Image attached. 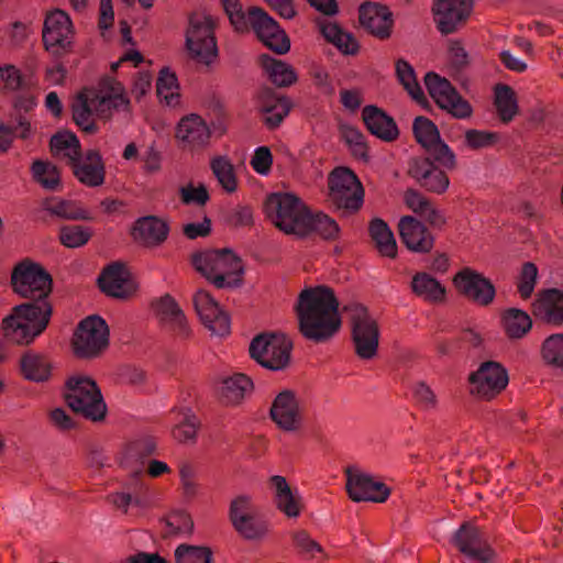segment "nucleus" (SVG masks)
Returning a JSON list of instances; mask_svg holds the SVG:
<instances>
[{
  "instance_id": "obj_1",
  "label": "nucleus",
  "mask_w": 563,
  "mask_h": 563,
  "mask_svg": "<svg viewBox=\"0 0 563 563\" xmlns=\"http://www.w3.org/2000/svg\"><path fill=\"white\" fill-rule=\"evenodd\" d=\"M296 310L300 333L314 343L330 340L341 328L339 301L333 289L328 286L303 289L299 294Z\"/></svg>"
},
{
  "instance_id": "obj_2",
  "label": "nucleus",
  "mask_w": 563,
  "mask_h": 563,
  "mask_svg": "<svg viewBox=\"0 0 563 563\" xmlns=\"http://www.w3.org/2000/svg\"><path fill=\"white\" fill-rule=\"evenodd\" d=\"M11 287L14 294L27 299L22 305H31L33 308H48L53 312L51 294L53 278L43 265L31 258H24L16 263L11 272Z\"/></svg>"
},
{
  "instance_id": "obj_3",
  "label": "nucleus",
  "mask_w": 563,
  "mask_h": 563,
  "mask_svg": "<svg viewBox=\"0 0 563 563\" xmlns=\"http://www.w3.org/2000/svg\"><path fill=\"white\" fill-rule=\"evenodd\" d=\"M191 264L219 289L235 288L243 284L242 260L231 250H207L194 253Z\"/></svg>"
},
{
  "instance_id": "obj_4",
  "label": "nucleus",
  "mask_w": 563,
  "mask_h": 563,
  "mask_svg": "<svg viewBox=\"0 0 563 563\" xmlns=\"http://www.w3.org/2000/svg\"><path fill=\"white\" fill-rule=\"evenodd\" d=\"M264 209L271 222L285 234L307 236L310 210L297 196L289 192L271 194Z\"/></svg>"
},
{
  "instance_id": "obj_5",
  "label": "nucleus",
  "mask_w": 563,
  "mask_h": 563,
  "mask_svg": "<svg viewBox=\"0 0 563 563\" xmlns=\"http://www.w3.org/2000/svg\"><path fill=\"white\" fill-rule=\"evenodd\" d=\"M52 314L48 308L16 305L2 320L3 336L9 342L27 345L46 330Z\"/></svg>"
},
{
  "instance_id": "obj_6",
  "label": "nucleus",
  "mask_w": 563,
  "mask_h": 563,
  "mask_svg": "<svg viewBox=\"0 0 563 563\" xmlns=\"http://www.w3.org/2000/svg\"><path fill=\"white\" fill-rule=\"evenodd\" d=\"M64 398L67 406L76 413L93 422L104 420L107 405L97 383L88 376L75 375L65 384Z\"/></svg>"
},
{
  "instance_id": "obj_7",
  "label": "nucleus",
  "mask_w": 563,
  "mask_h": 563,
  "mask_svg": "<svg viewBox=\"0 0 563 563\" xmlns=\"http://www.w3.org/2000/svg\"><path fill=\"white\" fill-rule=\"evenodd\" d=\"M228 518L238 536L245 541H261L269 532L268 521L250 495L241 494L230 501Z\"/></svg>"
},
{
  "instance_id": "obj_8",
  "label": "nucleus",
  "mask_w": 563,
  "mask_h": 563,
  "mask_svg": "<svg viewBox=\"0 0 563 563\" xmlns=\"http://www.w3.org/2000/svg\"><path fill=\"white\" fill-rule=\"evenodd\" d=\"M329 201L349 216L357 212L364 202V188L353 170L347 167L334 168L328 177Z\"/></svg>"
},
{
  "instance_id": "obj_9",
  "label": "nucleus",
  "mask_w": 563,
  "mask_h": 563,
  "mask_svg": "<svg viewBox=\"0 0 563 563\" xmlns=\"http://www.w3.org/2000/svg\"><path fill=\"white\" fill-rule=\"evenodd\" d=\"M350 312L351 338L355 354L364 361L373 360L378 352L379 327L368 309L361 303L344 307Z\"/></svg>"
},
{
  "instance_id": "obj_10",
  "label": "nucleus",
  "mask_w": 563,
  "mask_h": 563,
  "mask_svg": "<svg viewBox=\"0 0 563 563\" xmlns=\"http://www.w3.org/2000/svg\"><path fill=\"white\" fill-rule=\"evenodd\" d=\"M109 345V328L99 316L81 320L71 339L73 352L78 358L91 360L100 356Z\"/></svg>"
},
{
  "instance_id": "obj_11",
  "label": "nucleus",
  "mask_w": 563,
  "mask_h": 563,
  "mask_svg": "<svg viewBox=\"0 0 563 563\" xmlns=\"http://www.w3.org/2000/svg\"><path fill=\"white\" fill-rule=\"evenodd\" d=\"M291 341L285 334L263 333L250 344V355L263 367L282 371L290 362Z\"/></svg>"
},
{
  "instance_id": "obj_12",
  "label": "nucleus",
  "mask_w": 563,
  "mask_h": 563,
  "mask_svg": "<svg viewBox=\"0 0 563 563\" xmlns=\"http://www.w3.org/2000/svg\"><path fill=\"white\" fill-rule=\"evenodd\" d=\"M214 21L205 12H194L189 16L186 45L190 55L200 63L210 64L218 49L213 34Z\"/></svg>"
},
{
  "instance_id": "obj_13",
  "label": "nucleus",
  "mask_w": 563,
  "mask_h": 563,
  "mask_svg": "<svg viewBox=\"0 0 563 563\" xmlns=\"http://www.w3.org/2000/svg\"><path fill=\"white\" fill-rule=\"evenodd\" d=\"M413 136L418 144L438 164L449 170L457 167L456 155L450 146L441 140L438 126L427 117H417L412 123Z\"/></svg>"
},
{
  "instance_id": "obj_14",
  "label": "nucleus",
  "mask_w": 563,
  "mask_h": 563,
  "mask_svg": "<svg viewBox=\"0 0 563 563\" xmlns=\"http://www.w3.org/2000/svg\"><path fill=\"white\" fill-rule=\"evenodd\" d=\"M424 85L431 98L443 110L456 119H468L473 114L471 103L464 99L452 84L430 71L424 76Z\"/></svg>"
},
{
  "instance_id": "obj_15",
  "label": "nucleus",
  "mask_w": 563,
  "mask_h": 563,
  "mask_svg": "<svg viewBox=\"0 0 563 563\" xmlns=\"http://www.w3.org/2000/svg\"><path fill=\"white\" fill-rule=\"evenodd\" d=\"M508 372L498 362L486 361L468 375L470 393L481 400H492L508 385Z\"/></svg>"
},
{
  "instance_id": "obj_16",
  "label": "nucleus",
  "mask_w": 563,
  "mask_h": 563,
  "mask_svg": "<svg viewBox=\"0 0 563 563\" xmlns=\"http://www.w3.org/2000/svg\"><path fill=\"white\" fill-rule=\"evenodd\" d=\"M459 295L470 302L479 306H490L496 297V288L492 280L472 267H463L452 278Z\"/></svg>"
},
{
  "instance_id": "obj_17",
  "label": "nucleus",
  "mask_w": 563,
  "mask_h": 563,
  "mask_svg": "<svg viewBox=\"0 0 563 563\" xmlns=\"http://www.w3.org/2000/svg\"><path fill=\"white\" fill-rule=\"evenodd\" d=\"M90 95L91 104L100 118L109 119L114 111L131 113V102L125 88L115 78H102Z\"/></svg>"
},
{
  "instance_id": "obj_18",
  "label": "nucleus",
  "mask_w": 563,
  "mask_h": 563,
  "mask_svg": "<svg viewBox=\"0 0 563 563\" xmlns=\"http://www.w3.org/2000/svg\"><path fill=\"white\" fill-rule=\"evenodd\" d=\"M249 31L253 30L267 48L279 55L290 49V41L286 32L264 9L249 8Z\"/></svg>"
},
{
  "instance_id": "obj_19",
  "label": "nucleus",
  "mask_w": 563,
  "mask_h": 563,
  "mask_svg": "<svg viewBox=\"0 0 563 563\" xmlns=\"http://www.w3.org/2000/svg\"><path fill=\"white\" fill-rule=\"evenodd\" d=\"M452 543L468 560L477 563H492L495 551L484 533L471 522H464L454 533Z\"/></svg>"
},
{
  "instance_id": "obj_20",
  "label": "nucleus",
  "mask_w": 563,
  "mask_h": 563,
  "mask_svg": "<svg viewBox=\"0 0 563 563\" xmlns=\"http://www.w3.org/2000/svg\"><path fill=\"white\" fill-rule=\"evenodd\" d=\"M437 161L431 156H417L408 162L407 174L416 183L429 192L441 195L450 185L446 169L435 165Z\"/></svg>"
},
{
  "instance_id": "obj_21",
  "label": "nucleus",
  "mask_w": 563,
  "mask_h": 563,
  "mask_svg": "<svg viewBox=\"0 0 563 563\" xmlns=\"http://www.w3.org/2000/svg\"><path fill=\"white\" fill-rule=\"evenodd\" d=\"M473 0H434L432 12L437 29L449 35L463 27L473 11Z\"/></svg>"
},
{
  "instance_id": "obj_22",
  "label": "nucleus",
  "mask_w": 563,
  "mask_h": 563,
  "mask_svg": "<svg viewBox=\"0 0 563 563\" xmlns=\"http://www.w3.org/2000/svg\"><path fill=\"white\" fill-rule=\"evenodd\" d=\"M345 474L346 492L353 501L384 503L388 499L390 489L383 482L356 467L346 468Z\"/></svg>"
},
{
  "instance_id": "obj_23",
  "label": "nucleus",
  "mask_w": 563,
  "mask_h": 563,
  "mask_svg": "<svg viewBox=\"0 0 563 563\" xmlns=\"http://www.w3.org/2000/svg\"><path fill=\"white\" fill-rule=\"evenodd\" d=\"M269 417L285 432H297L303 426V409L296 394L289 389L280 391L274 398Z\"/></svg>"
},
{
  "instance_id": "obj_24",
  "label": "nucleus",
  "mask_w": 563,
  "mask_h": 563,
  "mask_svg": "<svg viewBox=\"0 0 563 563\" xmlns=\"http://www.w3.org/2000/svg\"><path fill=\"white\" fill-rule=\"evenodd\" d=\"M43 43L47 51L59 55L70 49L71 21L62 10L48 13L43 26Z\"/></svg>"
},
{
  "instance_id": "obj_25",
  "label": "nucleus",
  "mask_w": 563,
  "mask_h": 563,
  "mask_svg": "<svg viewBox=\"0 0 563 563\" xmlns=\"http://www.w3.org/2000/svg\"><path fill=\"white\" fill-rule=\"evenodd\" d=\"M156 448L155 440L145 437L130 442L122 453L121 466L134 481L135 490L142 487L141 476L144 474L145 466L150 457L155 453Z\"/></svg>"
},
{
  "instance_id": "obj_26",
  "label": "nucleus",
  "mask_w": 563,
  "mask_h": 563,
  "mask_svg": "<svg viewBox=\"0 0 563 563\" xmlns=\"http://www.w3.org/2000/svg\"><path fill=\"white\" fill-rule=\"evenodd\" d=\"M192 300L201 322L212 334L223 336L230 333L229 314L208 291L199 289Z\"/></svg>"
},
{
  "instance_id": "obj_27",
  "label": "nucleus",
  "mask_w": 563,
  "mask_h": 563,
  "mask_svg": "<svg viewBox=\"0 0 563 563\" xmlns=\"http://www.w3.org/2000/svg\"><path fill=\"white\" fill-rule=\"evenodd\" d=\"M69 167L75 178L88 188L100 187L106 181V164L98 150L81 153Z\"/></svg>"
},
{
  "instance_id": "obj_28",
  "label": "nucleus",
  "mask_w": 563,
  "mask_h": 563,
  "mask_svg": "<svg viewBox=\"0 0 563 563\" xmlns=\"http://www.w3.org/2000/svg\"><path fill=\"white\" fill-rule=\"evenodd\" d=\"M98 285L107 296L128 299L136 290L135 284L130 277L129 271L121 263H112L101 272Z\"/></svg>"
},
{
  "instance_id": "obj_29",
  "label": "nucleus",
  "mask_w": 563,
  "mask_h": 563,
  "mask_svg": "<svg viewBox=\"0 0 563 563\" xmlns=\"http://www.w3.org/2000/svg\"><path fill=\"white\" fill-rule=\"evenodd\" d=\"M130 234L137 245L155 249L167 240L169 227L156 216H146L134 221Z\"/></svg>"
},
{
  "instance_id": "obj_30",
  "label": "nucleus",
  "mask_w": 563,
  "mask_h": 563,
  "mask_svg": "<svg viewBox=\"0 0 563 563\" xmlns=\"http://www.w3.org/2000/svg\"><path fill=\"white\" fill-rule=\"evenodd\" d=\"M401 242L416 253H429L434 246V236L428 228L412 216H404L398 222Z\"/></svg>"
},
{
  "instance_id": "obj_31",
  "label": "nucleus",
  "mask_w": 563,
  "mask_h": 563,
  "mask_svg": "<svg viewBox=\"0 0 563 563\" xmlns=\"http://www.w3.org/2000/svg\"><path fill=\"white\" fill-rule=\"evenodd\" d=\"M358 12L360 23L369 34L379 40L390 37L394 20L391 11L386 5L365 2Z\"/></svg>"
},
{
  "instance_id": "obj_32",
  "label": "nucleus",
  "mask_w": 563,
  "mask_h": 563,
  "mask_svg": "<svg viewBox=\"0 0 563 563\" xmlns=\"http://www.w3.org/2000/svg\"><path fill=\"white\" fill-rule=\"evenodd\" d=\"M257 106L266 128L275 130L289 114L292 103L286 96L277 95L274 90L265 88L257 96Z\"/></svg>"
},
{
  "instance_id": "obj_33",
  "label": "nucleus",
  "mask_w": 563,
  "mask_h": 563,
  "mask_svg": "<svg viewBox=\"0 0 563 563\" xmlns=\"http://www.w3.org/2000/svg\"><path fill=\"white\" fill-rule=\"evenodd\" d=\"M152 308L159 321L168 325L175 335L181 339L190 336L187 318L174 297L166 294L154 300Z\"/></svg>"
},
{
  "instance_id": "obj_34",
  "label": "nucleus",
  "mask_w": 563,
  "mask_h": 563,
  "mask_svg": "<svg viewBox=\"0 0 563 563\" xmlns=\"http://www.w3.org/2000/svg\"><path fill=\"white\" fill-rule=\"evenodd\" d=\"M253 389V380L247 375L235 373L220 380L217 393L223 406L235 407L241 405Z\"/></svg>"
},
{
  "instance_id": "obj_35",
  "label": "nucleus",
  "mask_w": 563,
  "mask_h": 563,
  "mask_svg": "<svg viewBox=\"0 0 563 563\" xmlns=\"http://www.w3.org/2000/svg\"><path fill=\"white\" fill-rule=\"evenodd\" d=\"M176 137L183 143V147L196 150L209 143L211 131L201 117L189 114L179 121Z\"/></svg>"
},
{
  "instance_id": "obj_36",
  "label": "nucleus",
  "mask_w": 563,
  "mask_h": 563,
  "mask_svg": "<svg viewBox=\"0 0 563 563\" xmlns=\"http://www.w3.org/2000/svg\"><path fill=\"white\" fill-rule=\"evenodd\" d=\"M362 119L366 129L376 137L385 142L398 139L399 130L395 120L376 106H365Z\"/></svg>"
},
{
  "instance_id": "obj_37",
  "label": "nucleus",
  "mask_w": 563,
  "mask_h": 563,
  "mask_svg": "<svg viewBox=\"0 0 563 563\" xmlns=\"http://www.w3.org/2000/svg\"><path fill=\"white\" fill-rule=\"evenodd\" d=\"M533 314L553 325L563 324V291L556 288L545 289L539 294L532 305Z\"/></svg>"
},
{
  "instance_id": "obj_38",
  "label": "nucleus",
  "mask_w": 563,
  "mask_h": 563,
  "mask_svg": "<svg viewBox=\"0 0 563 563\" xmlns=\"http://www.w3.org/2000/svg\"><path fill=\"white\" fill-rule=\"evenodd\" d=\"M269 482L274 489L276 508L288 518L299 517L302 509L300 495L291 490L284 476L274 475L269 478Z\"/></svg>"
},
{
  "instance_id": "obj_39",
  "label": "nucleus",
  "mask_w": 563,
  "mask_h": 563,
  "mask_svg": "<svg viewBox=\"0 0 563 563\" xmlns=\"http://www.w3.org/2000/svg\"><path fill=\"white\" fill-rule=\"evenodd\" d=\"M413 295L431 305L443 303L446 299L445 286L427 272L416 273L410 282Z\"/></svg>"
},
{
  "instance_id": "obj_40",
  "label": "nucleus",
  "mask_w": 563,
  "mask_h": 563,
  "mask_svg": "<svg viewBox=\"0 0 563 563\" xmlns=\"http://www.w3.org/2000/svg\"><path fill=\"white\" fill-rule=\"evenodd\" d=\"M20 371L27 380L46 382L51 376L52 364L45 355L29 351L20 358Z\"/></svg>"
},
{
  "instance_id": "obj_41",
  "label": "nucleus",
  "mask_w": 563,
  "mask_h": 563,
  "mask_svg": "<svg viewBox=\"0 0 563 563\" xmlns=\"http://www.w3.org/2000/svg\"><path fill=\"white\" fill-rule=\"evenodd\" d=\"M368 233L382 256L389 258L397 256V243L394 233L383 219H373L368 224Z\"/></svg>"
},
{
  "instance_id": "obj_42",
  "label": "nucleus",
  "mask_w": 563,
  "mask_h": 563,
  "mask_svg": "<svg viewBox=\"0 0 563 563\" xmlns=\"http://www.w3.org/2000/svg\"><path fill=\"white\" fill-rule=\"evenodd\" d=\"M260 62L271 81L277 87H289L298 79L295 68L283 60L263 54Z\"/></svg>"
},
{
  "instance_id": "obj_43",
  "label": "nucleus",
  "mask_w": 563,
  "mask_h": 563,
  "mask_svg": "<svg viewBox=\"0 0 563 563\" xmlns=\"http://www.w3.org/2000/svg\"><path fill=\"white\" fill-rule=\"evenodd\" d=\"M49 148L54 157L66 159L68 166L81 154L78 137L68 131L54 134L49 141Z\"/></svg>"
},
{
  "instance_id": "obj_44",
  "label": "nucleus",
  "mask_w": 563,
  "mask_h": 563,
  "mask_svg": "<svg viewBox=\"0 0 563 563\" xmlns=\"http://www.w3.org/2000/svg\"><path fill=\"white\" fill-rule=\"evenodd\" d=\"M43 208L53 216L66 220H91L92 216L89 210L81 207L80 203L71 200H64L58 198L46 199L43 202Z\"/></svg>"
},
{
  "instance_id": "obj_45",
  "label": "nucleus",
  "mask_w": 563,
  "mask_h": 563,
  "mask_svg": "<svg viewBox=\"0 0 563 563\" xmlns=\"http://www.w3.org/2000/svg\"><path fill=\"white\" fill-rule=\"evenodd\" d=\"M504 330L510 339L523 338L532 328L530 316L518 308L506 309L501 316Z\"/></svg>"
},
{
  "instance_id": "obj_46",
  "label": "nucleus",
  "mask_w": 563,
  "mask_h": 563,
  "mask_svg": "<svg viewBox=\"0 0 563 563\" xmlns=\"http://www.w3.org/2000/svg\"><path fill=\"white\" fill-rule=\"evenodd\" d=\"M321 33L325 40L332 43L344 55H356L360 45L355 37L347 32H344L335 23H327L321 26Z\"/></svg>"
},
{
  "instance_id": "obj_47",
  "label": "nucleus",
  "mask_w": 563,
  "mask_h": 563,
  "mask_svg": "<svg viewBox=\"0 0 563 563\" xmlns=\"http://www.w3.org/2000/svg\"><path fill=\"white\" fill-rule=\"evenodd\" d=\"M210 169L221 188L227 194L238 190V176L235 168L227 156H216L210 161Z\"/></svg>"
},
{
  "instance_id": "obj_48",
  "label": "nucleus",
  "mask_w": 563,
  "mask_h": 563,
  "mask_svg": "<svg viewBox=\"0 0 563 563\" xmlns=\"http://www.w3.org/2000/svg\"><path fill=\"white\" fill-rule=\"evenodd\" d=\"M33 180L42 188L56 191L60 187V172L48 161L35 159L31 165Z\"/></svg>"
},
{
  "instance_id": "obj_49",
  "label": "nucleus",
  "mask_w": 563,
  "mask_h": 563,
  "mask_svg": "<svg viewBox=\"0 0 563 563\" xmlns=\"http://www.w3.org/2000/svg\"><path fill=\"white\" fill-rule=\"evenodd\" d=\"M339 130L352 156L367 163L369 161V148L364 134L357 128L349 124H341Z\"/></svg>"
},
{
  "instance_id": "obj_50",
  "label": "nucleus",
  "mask_w": 563,
  "mask_h": 563,
  "mask_svg": "<svg viewBox=\"0 0 563 563\" xmlns=\"http://www.w3.org/2000/svg\"><path fill=\"white\" fill-rule=\"evenodd\" d=\"M396 74L400 84L415 101L420 104L427 103L426 96L417 81L415 69L408 62L404 59L397 60Z\"/></svg>"
},
{
  "instance_id": "obj_51",
  "label": "nucleus",
  "mask_w": 563,
  "mask_h": 563,
  "mask_svg": "<svg viewBox=\"0 0 563 563\" xmlns=\"http://www.w3.org/2000/svg\"><path fill=\"white\" fill-rule=\"evenodd\" d=\"M495 106L503 122H510L518 112L515 91L507 85H497L495 88Z\"/></svg>"
},
{
  "instance_id": "obj_52",
  "label": "nucleus",
  "mask_w": 563,
  "mask_h": 563,
  "mask_svg": "<svg viewBox=\"0 0 563 563\" xmlns=\"http://www.w3.org/2000/svg\"><path fill=\"white\" fill-rule=\"evenodd\" d=\"M91 95L80 92L71 106L73 119L75 123L85 132L93 133L97 129L92 120Z\"/></svg>"
},
{
  "instance_id": "obj_53",
  "label": "nucleus",
  "mask_w": 563,
  "mask_h": 563,
  "mask_svg": "<svg viewBox=\"0 0 563 563\" xmlns=\"http://www.w3.org/2000/svg\"><path fill=\"white\" fill-rule=\"evenodd\" d=\"M540 353L548 366L563 371V333L549 335L542 342Z\"/></svg>"
},
{
  "instance_id": "obj_54",
  "label": "nucleus",
  "mask_w": 563,
  "mask_h": 563,
  "mask_svg": "<svg viewBox=\"0 0 563 563\" xmlns=\"http://www.w3.org/2000/svg\"><path fill=\"white\" fill-rule=\"evenodd\" d=\"M319 234L324 240H336L340 234V228L336 221L330 218L328 214L318 212L312 213L310 211L309 229L307 230V236L311 233Z\"/></svg>"
},
{
  "instance_id": "obj_55",
  "label": "nucleus",
  "mask_w": 563,
  "mask_h": 563,
  "mask_svg": "<svg viewBox=\"0 0 563 563\" xmlns=\"http://www.w3.org/2000/svg\"><path fill=\"white\" fill-rule=\"evenodd\" d=\"M179 86L175 73L163 68L156 81L157 96L168 106L177 103Z\"/></svg>"
},
{
  "instance_id": "obj_56",
  "label": "nucleus",
  "mask_w": 563,
  "mask_h": 563,
  "mask_svg": "<svg viewBox=\"0 0 563 563\" xmlns=\"http://www.w3.org/2000/svg\"><path fill=\"white\" fill-rule=\"evenodd\" d=\"M93 232L91 228L84 225H64L59 229V242L68 249H77L86 245Z\"/></svg>"
},
{
  "instance_id": "obj_57",
  "label": "nucleus",
  "mask_w": 563,
  "mask_h": 563,
  "mask_svg": "<svg viewBox=\"0 0 563 563\" xmlns=\"http://www.w3.org/2000/svg\"><path fill=\"white\" fill-rule=\"evenodd\" d=\"M176 563H213V554L210 548L180 544L175 550Z\"/></svg>"
},
{
  "instance_id": "obj_58",
  "label": "nucleus",
  "mask_w": 563,
  "mask_h": 563,
  "mask_svg": "<svg viewBox=\"0 0 563 563\" xmlns=\"http://www.w3.org/2000/svg\"><path fill=\"white\" fill-rule=\"evenodd\" d=\"M128 492H117L112 493L108 496V500L119 510H122L124 514L128 512V509L131 505L140 506L141 497L140 494L143 490V486L135 490L134 481L130 477L128 483L125 484Z\"/></svg>"
},
{
  "instance_id": "obj_59",
  "label": "nucleus",
  "mask_w": 563,
  "mask_h": 563,
  "mask_svg": "<svg viewBox=\"0 0 563 563\" xmlns=\"http://www.w3.org/2000/svg\"><path fill=\"white\" fill-rule=\"evenodd\" d=\"M538 279V267L532 262L522 264L519 276L517 278V290L522 299H529L536 288Z\"/></svg>"
},
{
  "instance_id": "obj_60",
  "label": "nucleus",
  "mask_w": 563,
  "mask_h": 563,
  "mask_svg": "<svg viewBox=\"0 0 563 563\" xmlns=\"http://www.w3.org/2000/svg\"><path fill=\"white\" fill-rule=\"evenodd\" d=\"M199 426L200 422L195 415L186 413L183 420L173 428V438L179 443H194Z\"/></svg>"
},
{
  "instance_id": "obj_61",
  "label": "nucleus",
  "mask_w": 563,
  "mask_h": 563,
  "mask_svg": "<svg viewBox=\"0 0 563 563\" xmlns=\"http://www.w3.org/2000/svg\"><path fill=\"white\" fill-rule=\"evenodd\" d=\"M222 7L233 25L240 33L249 32V11L245 12L239 0H221Z\"/></svg>"
},
{
  "instance_id": "obj_62",
  "label": "nucleus",
  "mask_w": 563,
  "mask_h": 563,
  "mask_svg": "<svg viewBox=\"0 0 563 563\" xmlns=\"http://www.w3.org/2000/svg\"><path fill=\"white\" fill-rule=\"evenodd\" d=\"M294 545L298 553L306 559H313L317 553H322V547L305 530H299L291 536Z\"/></svg>"
},
{
  "instance_id": "obj_63",
  "label": "nucleus",
  "mask_w": 563,
  "mask_h": 563,
  "mask_svg": "<svg viewBox=\"0 0 563 563\" xmlns=\"http://www.w3.org/2000/svg\"><path fill=\"white\" fill-rule=\"evenodd\" d=\"M498 134L488 131L471 129L465 132V144L472 150H479L494 145Z\"/></svg>"
},
{
  "instance_id": "obj_64",
  "label": "nucleus",
  "mask_w": 563,
  "mask_h": 563,
  "mask_svg": "<svg viewBox=\"0 0 563 563\" xmlns=\"http://www.w3.org/2000/svg\"><path fill=\"white\" fill-rule=\"evenodd\" d=\"M449 62L455 70H462L470 64V57L460 40H450L448 46Z\"/></svg>"
}]
</instances>
